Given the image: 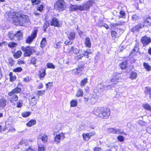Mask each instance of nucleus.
<instances>
[{"mask_svg":"<svg viewBox=\"0 0 151 151\" xmlns=\"http://www.w3.org/2000/svg\"><path fill=\"white\" fill-rule=\"evenodd\" d=\"M142 25L140 24H138L137 26L133 27L131 29V30L132 31L134 32L136 31H138L139 29L141 28Z\"/></svg>","mask_w":151,"mask_h":151,"instance_id":"obj_20","label":"nucleus"},{"mask_svg":"<svg viewBox=\"0 0 151 151\" xmlns=\"http://www.w3.org/2000/svg\"><path fill=\"white\" fill-rule=\"evenodd\" d=\"M72 8L74 10H78L80 11L85 10L84 9V4L82 5H73L72 7Z\"/></svg>","mask_w":151,"mask_h":151,"instance_id":"obj_15","label":"nucleus"},{"mask_svg":"<svg viewBox=\"0 0 151 151\" xmlns=\"http://www.w3.org/2000/svg\"><path fill=\"white\" fill-rule=\"evenodd\" d=\"M110 112L108 108H103L101 114H100L99 117L102 118H107L110 115Z\"/></svg>","mask_w":151,"mask_h":151,"instance_id":"obj_3","label":"nucleus"},{"mask_svg":"<svg viewBox=\"0 0 151 151\" xmlns=\"http://www.w3.org/2000/svg\"><path fill=\"white\" fill-rule=\"evenodd\" d=\"M69 52H73L75 54H77L79 52V50L77 48H75L73 47H72L68 50Z\"/></svg>","mask_w":151,"mask_h":151,"instance_id":"obj_19","label":"nucleus"},{"mask_svg":"<svg viewBox=\"0 0 151 151\" xmlns=\"http://www.w3.org/2000/svg\"><path fill=\"white\" fill-rule=\"evenodd\" d=\"M46 43V38H43L41 42L40 47H41L42 48H43L45 46Z\"/></svg>","mask_w":151,"mask_h":151,"instance_id":"obj_30","label":"nucleus"},{"mask_svg":"<svg viewBox=\"0 0 151 151\" xmlns=\"http://www.w3.org/2000/svg\"><path fill=\"white\" fill-rule=\"evenodd\" d=\"M151 25V17L147 18L146 20L144 21L143 26L148 27Z\"/></svg>","mask_w":151,"mask_h":151,"instance_id":"obj_18","label":"nucleus"},{"mask_svg":"<svg viewBox=\"0 0 151 151\" xmlns=\"http://www.w3.org/2000/svg\"><path fill=\"white\" fill-rule=\"evenodd\" d=\"M146 130L148 133L151 134V125L150 127H147Z\"/></svg>","mask_w":151,"mask_h":151,"instance_id":"obj_63","label":"nucleus"},{"mask_svg":"<svg viewBox=\"0 0 151 151\" xmlns=\"http://www.w3.org/2000/svg\"><path fill=\"white\" fill-rule=\"evenodd\" d=\"M10 81L11 82H13L16 79V77L15 75H13V73L11 72L9 73Z\"/></svg>","mask_w":151,"mask_h":151,"instance_id":"obj_32","label":"nucleus"},{"mask_svg":"<svg viewBox=\"0 0 151 151\" xmlns=\"http://www.w3.org/2000/svg\"><path fill=\"white\" fill-rule=\"evenodd\" d=\"M21 89L19 87H17L14 89L11 92L9 93V95L10 96H12L13 94H16L20 92Z\"/></svg>","mask_w":151,"mask_h":151,"instance_id":"obj_16","label":"nucleus"},{"mask_svg":"<svg viewBox=\"0 0 151 151\" xmlns=\"http://www.w3.org/2000/svg\"><path fill=\"white\" fill-rule=\"evenodd\" d=\"M88 135H89V136L91 137L94 135L96 134L95 132H90L89 133H88Z\"/></svg>","mask_w":151,"mask_h":151,"instance_id":"obj_62","label":"nucleus"},{"mask_svg":"<svg viewBox=\"0 0 151 151\" xmlns=\"http://www.w3.org/2000/svg\"><path fill=\"white\" fill-rule=\"evenodd\" d=\"M141 40L142 43L144 46L147 45L151 41L149 37L145 36L142 37Z\"/></svg>","mask_w":151,"mask_h":151,"instance_id":"obj_11","label":"nucleus"},{"mask_svg":"<svg viewBox=\"0 0 151 151\" xmlns=\"http://www.w3.org/2000/svg\"><path fill=\"white\" fill-rule=\"evenodd\" d=\"M143 65L145 68L147 70V71H150L151 70V67L147 63H143Z\"/></svg>","mask_w":151,"mask_h":151,"instance_id":"obj_36","label":"nucleus"},{"mask_svg":"<svg viewBox=\"0 0 151 151\" xmlns=\"http://www.w3.org/2000/svg\"><path fill=\"white\" fill-rule=\"evenodd\" d=\"M82 136L84 140H88L90 138V137L89 136V135L88 133L83 134L82 135Z\"/></svg>","mask_w":151,"mask_h":151,"instance_id":"obj_35","label":"nucleus"},{"mask_svg":"<svg viewBox=\"0 0 151 151\" xmlns=\"http://www.w3.org/2000/svg\"><path fill=\"white\" fill-rule=\"evenodd\" d=\"M137 123L142 126H145L146 124V122L141 120H138L137 122Z\"/></svg>","mask_w":151,"mask_h":151,"instance_id":"obj_47","label":"nucleus"},{"mask_svg":"<svg viewBox=\"0 0 151 151\" xmlns=\"http://www.w3.org/2000/svg\"><path fill=\"white\" fill-rule=\"evenodd\" d=\"M115 134H123L126 135L127 134L124 132L123 130L119 129H115Z\"/></svg>","mask_w":151,"mask_h":151,"instance_id":"obj_25","label":"nucleus"},{"mask_svg":"<svg viewBox=\"0 0 151 151\" xmlns=\"http://www.w3.org/2000/svg\"><path fill=\"white\" fill-rule=\"evenodd\" d=\"M8 35L9 38L11 40H12L13 39L14 40V37L15 36V34L12 33L11 32H9L8 34Z\"/></svg>","mask_w":151,"mask_h":151,"instance_id":"obj_45","label":"nucleus"},{"mask_svg":"<svg viewBox=\"0 0 151 151\" xmlns=\"http://www.w3.org/2000/svg\"><path fill=\"white\" fill-rule=\"evenodd\" d=\"M30 79L31 78L28 76L24 78V81L26 83H27L28 82Z\"/></svg>","mask_w":151,"mask_h":151,"instance_id":"obj_60","label":"nucleus"},{"mask_svg":"<svg viewBox=\"0 0 151 151\" xmlns=\"http://www.w3.org/2000/svg\"><path fill=\"white\" fill-rule=\"evenodd\" d=\"M55 8L59 11L64 10L65 8V4L63 0H58L55 4Z\"/></svg>","mask_w":151,"mask_h":151,"instance_id":"obj_2","label":"nucleus"},{"mask_svg":"<svg viewBox=\"0 0 151 151\" xmlns=\"http://www.w3.org/2000/svg\"><path fill=\"white\" fill-rule=\"evenodd\" d=\"M10 100L11 102H12V101H17L18 100V96L17 95L13 94Z\"/></svg>","mask_w":151,"mask_h":151,"instance_id":"obj_38","label":"nucleus"},{"mask_svg":"<svg viewBox=\"0 0 151 151\" xmlns=\"http://www.w3.org/2000/svg\"><path fill=\"white\" fill-rule=\"evenodd\" d=\"M45 149L44 145L42 147L38 146V151H44Z\"/></svg>","mask_w":151,"mask_h":151,"instance_id":"obj_56","label":"nucleus"},{"mask_svg":"<svg viewBox=\"0 0 151 151\" xmlns=\"http://www.w3.org/2000/svg\"><path fill=\"white\" fill-rule=\"evenodd\" d=\"M37 33V30H35L32 32L31 35L29 36L26 39V43L28 44H30L34 39L36 37Z\"/></svg>","mask_w":151,"mask_h":151,"instance_id":"obj_5","label":"nucleus"},{"mask_svg":"<svg viewBox=\"0 0 151 151\" xmlns=\"http://www.w3.org/2000/svg\"><path fill=\"white\" fill-rule=\"evenodd\" d=\"M83 91L81 89H78L76 94V96L77 97L83 96Z\"/></svg>","mask_w":151,"mask_h":151,"instance_id":"obj_27","label":"nucleus"},{"mask_svg":"<svg viewBox=\"0 0 151 151\" xmlns=\"http://www.w3.org/2000/svg\"><path fill=\"white\" fill-rule=\"evenodd\" d=\"M48 136L45 134H40L38 136V138L40 139L44 143H45L47 141Z\"/></svg>","mask_w":151,"mask_h":151,"instance_id":"obj_13","label":"nucleus"},{"mask_svg":"<svg viewBox=\"0 0 151 151\" xmlns=\"http://www.w3.org/2000/svg\"><path fill=\"white\" fill-rule=\"evenodd\" d=\"M83 65H81L80 67H78V68L73 70L72 73L76 75L81 73V71L83 70Z\"/></svg>","mask_w":151,"mask_h":151,"instance_id":"obj_12","label":"nucleus"},{"mask_svg":"<svg viewBox=\"0 0 151 151\" xmlns=\"http://www.w3.org/2000/svg\"><path fill=\"white\" fill-rule=\"evenodd\" d=\"M137 76V74L136 73L132 71L130 74L129 78L131 80L135 79Z\"/></svg>","mask_w":151,"mask_h":151,"instance_id":"obj_22","label":"nucleus"},{"mask_svg":"<svg viewBox=\"0 0 151 151\" xmlns=\"http://www.w3.org/2000/svg\"><path fill=\"white\" fill-rule=\"evenodd\" d=\"M6 101L4 98H1L0 99V107L3 108L6 105Z\"/></svg>","mask_w":151,"mask_h":151,"instance_id":"obj_23","label":"nucleus"},{"mask_svg":"<svg viewBox=\"0 0 151 151\" xmlns=\"http://www.w3.org/2000/svg\"><path fill=\"white\" fill-rule=\"evenodd\" d=\"M78 104L77 101L76 100H72L70 102L71 107H75L77 106Z\"/></svg>","mask_w":151,"mask_h":151,"instance_id":"obj_28","label":"nucleus"},{"mask_svg":"<svg viewBox=\"0 0 151 151\" xmlns=\"http://www.w3.org/2000/svg\"><path fill=\"white\" fill-rule=\"evenodd\" d=\"M127 62L124 61L120 63V66L122 69H124L127 67Z\"/></svg>","mask_w":151,"mask_h":151,"instance_id":"obj_29","label":"nucleus"},{"mask_svg":"<svg viewBox=\"0 0 151 151\" xmlns=\"http://www.w3.org/2000/svg\"><path fill=\"white\" fill-rule=\"evenodd\" d=\"M111 35L113 38H116L118 37L117 33L115 31H112L111 32Z\"/></svg>","mask_w":151,"mask_h":151,"instance_id":"obj_44","label":"nucleus"},{"mask_svg":"<svg viewBox=\"0 0 151 151\" xmlns=\"http://www.w3.org/2000/svg\"><path fill=\"white\" fill-rule=\"evenodd\" d=\"M22 54V51L20 50H18L16 52L14 53V56L15 58L17 59L20 57Z\"/></svg>","mask_w":151,"mask_h":151,"instance_id":"obj_24","label":"nucleus"},{"mask_svg":"<svg viewBox=\"0 0 151 151\" xmlns=\"http://www.w3.org/2000/svg\"><path fill=\"white\" fill-rule=\"evenodd\" d=\"M19 144L20 145H23V144L25 145H27L28 144L27 140L25 139H22L19 142Z\"/></svg>","mask_w":151,"mask_h":151,"instance_id":"obj_42","label":"nucleus"},{"mask_svg":"<svg viewBox=\"0 0 151 151\" xmlns=\"http://www.w3.org/2000/svg\"><path fill=\"white\" fill-rule=\"evenodd\" d=\"M47 66L48 68L54 69L55 68V66L51 63H47Z\"/></svg>","mask_w":151,"mask_h":151,"instance_id":"obj_48","label":"nucleus"},{"mask_svg":"<svg viewBox=\"0 0 151 151\" xmlns=\"http://www.w3.org/2000/svg\"><path fill=\"white\" fill-rule=\"evenodd\" d=\"M68 37L70 40H73L75 38V33L73 32H70L68 35Z\"/></svg>","mask_w":151,"mask_h":151,"instance_id":"obj_26","label":"nucleus"},{"mask_svg":"<svg viewBox=\"0 0 151 151\" xmlns=\"http://www.w3.org/2000/svg\"><path fill=\"white\" fill-rule=\"evenodd\" d=\"M4 15L6 19H13V23L16 25L25 26L30 24L29 17L19 12H14L13 11L7 12Z\"/></svg>","mask_w":151,"mask_h":151,"instance_id":"obj_1","label":"nucleus"},{"mask_svg":"<svg viewBox=\"0 0 151 151\" xmlns=\"http://www.w3.org/2000/svg\"><path fill=\"white\" fill-rule=\"evenodd\" d=\"M103 109V108H100L98 107L95 108L93 111V114L99 117L100 114H101Z\"/></svg>","mask_w":151,"mask_h":151,"instance_id":"obj_14","label":"nucleus"},{"mask_svg":"<svg viewBox=\"0 0 151 151\" xmlns=\"http://www.w3.org/2000/svg\"><path fill=\"white\" fill-rule=\"evenodd\" d=\"M143 107L147 110H151V106L148 104L146 103L143 105Z\"/></svg>","mask_w":151,"mask_h":151,"instance_id":"obj_37","label":"nucleus"},{"mask_svg":"<svg viewBox=\"0 0 151 151\" xmlns=\"http://www.w3.org/2000/svg\"><path fill=\"white\" fill-rule=\"evenodd\" d=\"M110 86H103L101 84H98L97 86V89L100 93L103 92L104 91L107 90L109 88H110Z\"/></svg>","mask_w":151,"mask_h":151,"instance_id":"obj_6","label":"nucleus"},{"mask_svg":"<svg viewBox=\"0 0 151 151\" xmlns=\"http://www.w3.org/2000/svg\"><path fill=\"white\" fill-rule=\"evenodd\" d=\"M85 44L86 46L88 47H90L91 46V43L90 39L87 37L86 38L85 41Z\"/></svg>","mask_w":151,"mask_h":151,"instance_id":"obj_21","label":"nucleus"},{"mask_svg":"<svg viewBox=\"0 0 151 151\" xmlns=\"http://www.w3.org/2000/svg\"><path fill=\"white\" fill-rule=\"evenodd\" d=\"M36 123V122L35 120H32L29 121L26 124V125L28 127H31L33 125H35Z\"/></svg>","mask_w":151,"mask_h":151,"instance_id":"obj_31","label":"nucleus"},{"mask_svg":"<svg viewBox=\"0 0 151 151\" xmlns=\"http://www.w3.org/2000/svg\"><path fill=\"white\" fill-rule=\"evenodd\" d=\"M17 46V44L15 42H11L9 43L8 46L10 48H13L16 47Z\"/></svg>","mask_w":151,"mask_h":151,"instance_id":"obj_43","label":"nucleus"},{"mask_svg":"<svg viewBox=\"0 0 151 151\" xmlns=\"http://www.w3.org/2000/svg\"><path fill=\"white\" fill-rule=\"evenodd\" d=\"M139 50V48H138V47H137V46H135L134 48V49L133 50V52H132L131 53V55H132L134 53V52H137Z\"/></svg>","mask_w":151,"mask_h":151,"instance_id":"obj_52","label":"nucleus"},{"mask_svg":"<svg viewBox=\"0 0 151 151\" xmlns=\"http://www.w3.org/2000/svg\"><path fill=\"white\" fill-rule=\"evenodd\" d=\"M22 34L20 31H19L15 34L14 40L16 41H19L20 40H22Z\"/></svg>","mask_w":151,"mask_h":151,"instance_id":"obj_9","label":"nucleus"},{"mask_svg":"<svg viewBox=\"0 0 151 151\" xmlns=\"http://www.w3.org/2000/svg\"><path fill=\"white\" fill-rule=\"evenodd\" d=\"M88 82V79L87 78H85L84 79L82 80L81 82L80 85L82 87L86 85Z\"/></svg>","mask_w":151,"mask_h":151,"instance_id":"obj_40","label":"nucleus"},{"mask_svg":"<svg viewBox=\"0 0 151 151\" xmlns=\"http://www.w3.org/2000/svg\"><path fill=\"white\" fill-rule=\"evenodd\" d=\"M61 22L59 21L56 18L53 17L51 22V25L55 27H60L62 25Z\"/></svg>","mask_w":151,"mask_h":151,"instance_id":"obj_7","label":"nucleus"},{"mask_svg":"<svg viewBox=\"0 0 151 151\" xmlns=\"http://www.w3.org/2000/svg\"><path fill=\"white\" fill-rule=\"evenodd\" d=\"M95 2L93 0H89L86 3H84V9L85 10H88L90 7L94 4Z\"/></svg>","mask_w":151,"mask_h":151,"instance_id":"obj_8","label":"nucleus"},{"mask_svg":"<svg viewBox=\"0 0 151 151\" xmlns=\"http://www.w3.org/2000/svg\"><path fill=\"white\" fill-rule=\"evenodd\" d=\"M62 43L60 42H59L57 43L56 44V48L57 49L60 48L61 46Z\"/></svg>","mask_w":151,"mask_h":151,"instance_id":"obj_61","label":"nucleus"},{"mask_svg":"<svg viewBox=\"0 0 151 151\" xmlns=\"http://www.w3.org/2000/svg\"><path fill=\"white\" fill-rule=\"evenodd\" d=\"M40 74L39 75L40 79L41 80H42L43 78H44L45 75V70L44 68L40 69L39 71Z\"/></svg>","mask_w":151,"mask_h":151,"instance_id":"obj_17","label":"nucleus"},{"mask_svg":"<svg viewBox=\"0 0 151 151\" xmlns=\"http://www.w3.org/2000/svg\"><path fill=\"white\" fill-rule=\"evenodd\" d=\"M34 51V50L30 46L26 47V51L24 53V56H29L32 54V52Z\"/></svg>","mask_w":151,"mask_h":151,"instance_id":"obj_10","label":"nucleus"},{"mask_svg":"<svg viewBox=\"0 0 151 151\" xmlns=\"http://www.w3.org/2000/svg\"><path fill=\"white\" fill-rule=\"evenodd\" d=\"M92 53V52L91 51V50L90 49H88L86 50L85 51V54H84V56L87 58H88L89 57L88 55L91 54Z\"/></svg>","mask_w":151,"mask_h":151,"instance_id":"obj_34","label":"nucleus"},{"mask_svg":"<svg viewBox=\"0 0 151 151\" xmlns=\"http://www.w3.org/2000/svg\"><path fill=\"white\" fill-rule=\"evenodd\" d=\"M118 82V80H116V79H115V78H112L111 81V82L112 83L114 84H116Z\"/></svg>","mask_w":151,"mask_h":151,"instance_id":"obj_54","label":"nucleus"},{"mask_svg":"<svg viewBox=\"0 0 151 151\" xmlns=\"http://www.w3.org/2000/svg\"><path fill=\"white\" fill-rule=\"evenodd\" d=\"M9 63L12 66L14 63V60L12 58H10L9 59Z\"/></svg>","mask_w":151,"mask_h":151,"instance_id":"obj_58","label":"nucleus"},{"mask_svg":"<svg viewBox=\"0 0 151 151\" xmlns=\"http://www.w3.org/2000/svg\"><path fill=\"white\" fill-rule=\"evenodd\" d=\"M115 79H116L118 81L119 80L122 78L121 76L120 75V74L119 73H116L113 78Z\"/></svg>","mask_w":151,"mask_h":151,"instance_id":"obj_41","label":"nucleus"},{"mask_svg":"<svg viewBox=\"0 0 151 151\" xmlns=\"http://www.w3.org/2000/svg\"><path fill=\"white\" fill-rule=\"evenodd\" d=\"M65 137V133L61 132L56 135L54 138V142L56 144L60 143L61 139H64Z\"/></svg>","mask_w":151,"mask_h":151,"instance_id":"obj_4","label":"nucleus"},{"mask_svg":"<svg viewBox=\"0 0 151 151\" xmlns=\"http://www.w3.org/2000/svg\"><path fill=\"white\" fill-rule=\"evenodd\" d=\"M132 18L133 20L135 21L139 18V17L138 15L134 14L132 15Z\"/></svg>","mask_w":151,"mask_h":151,"instance_id":"obj_46","label":"nucleus"},{"mask_svg":"<svg viewBox=\"0 0 151 151\" xmlns=\"http://www.w3.org/2000/svg\"><path fill=\"white\" fill-rule=\"evenodd\" d=\"M115 128H108L107 129V131L109 133H113L115 134Z\"/></svg>","mask_w":151,"mask_h":151,"instance_id":"obj_39","label":"nucleus"},{"mask_svg":"<svg viewBox=\"0 0 151 151\" xmlns=\"http://www.w3.org/2000/svg\"><path fill=\"white\" fill-rule=\"evenodd\" d=\"M43 6L42 5H40L38 6V11L42 12L43 10Z\"/></svg>","mask_w":151,"mask_h":151,"instance_id":"obj_55","label":"nucleus"},{"mask_svg":"<svg viewBox=\"0 0 151 151\" xmlns=\"http://www.w3.org/2000/svg\"><path fill=\"white\" fill-rule=\"evenodd\" d=\"M22 69L21 67H18L13 69V71L14 72H19L22 71Z\"/></svg>","mask_w":151,"mask_h":151,"instance_id":"obj_50","label":"nucleus"},{"mask_svg":"<svg viewBox=\"0 0 151 151\" xmlns=\"http://www.w3.org/2000/svg\"><path fill=\"white\" fill-rule=\"evenodd\" d=\"M36 61H37L36 58H33L31 59V63L32 64L34 65L36 63Z\"/></svg>","mask_w":151,"mask_h":151,"instance_id":"obj_57","label":"nucleus"},{"mask_svg":"<svg viewBox=\"0 0 151 151\" xmlns=\"http://www.w3.org/2000/svg\"><path fill=\"white\" fill-rule=\"evenodd\" d=\"M94 151H103L101 148L99 147H96L94 148Z\"/></svg>","mask_w":151,"mask_h":151,"instance_id":"obj_64","label":"nucleus"},{"mask_svg":"<svg viewBox=\"0 0 151 151\" xmlns=\"http://www.w3.org/2000/svg\"><path fill=\"white\" fill-rule=\"evenodd\" d=\"M84 54H80V55H78L75 57V58L76 60H78L81 59L84 56Z\"/></svg>","mask_w":151,"mask_h":151,"instance_id":"obj_49","label":"nucleus"},{"mask_svg":"<svg viewBox=\"0 0 151 151\" xmlns=\"http://www.w3.org/2000/svg\"><path fill=\"white\" fill-rule=\"evenodd\" d=\"M117 139L120 142H122L124 141V138L122 135L118 136L117 137Z\"/></svg>","mask_w":151,"mask_h":151,"instance_id":"obj_53","label":"nucleus"},{"mask_svg":"<svg viewBox=\"0 0 151 151\" xmlns=\"http://www.w3.org/2000/svg\"><path fill=\"white\" fill-rule=\"evenodd\" d=\"M122 96V92H119L116 95V97L117 98H119L121 96Z\"/></svg>","mask_w":151,"mask_h":151,"instance_id":"obj_59","label":"nucleus"},{"mask_svg":"<svg viewBox=\"0 0 151 151\" xmlns=\"http://www.w3.org/2000/svg\"><path fill=\"white\" fill-rule=\"evenodd\" d=\"M31 114V112L29 111L24 112L22 113V115L23 117L25 118L29 116Z\"/></svg>","mask_w":151,"mask_h":151,"instance_id":"obj_33","label":"nucleus"},{"mask_svg":"<svg viewBox=\"0 0 151 151\" xmlns=\"http://www.w3.org/2000/svg\"><path fill=\"white\" fill-rule=\"evenodd\" d=\"M22 101L21 100H19L17 103V107L18 108H21L22 107Z\"/></svg>","mask_w":151,"mask_h":151,"instance_id":"obj_51","label":"nucleus"}]
</instances>
